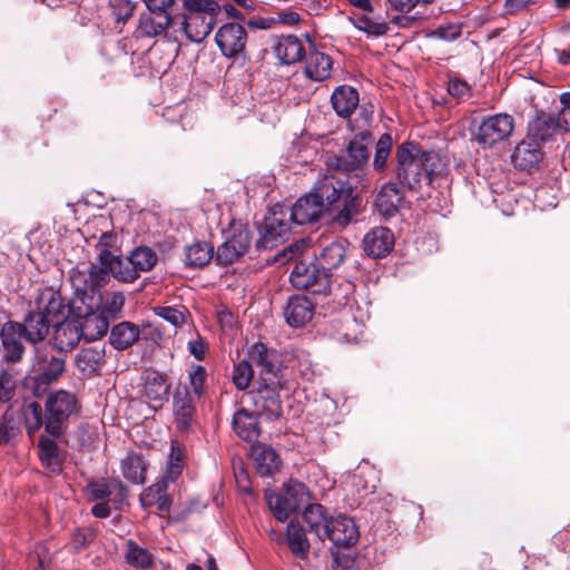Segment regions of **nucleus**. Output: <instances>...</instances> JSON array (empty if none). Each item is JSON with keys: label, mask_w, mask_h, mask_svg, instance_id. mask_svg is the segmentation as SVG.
Returning a JSON list of instances; mask_svg holds the SVG:
<instances>
[{"label": "nucleus", "mask_w": 570, "mask_h": 570, "mask_svg": "<svg viewBox=\"0 0 570 570\" xmlns=\"http://www.w3.org/2000/svg\"><path fill=\"white\" fill-rule=\"evenodd\" d=\"M358 175L341 176L333 171L317 180L314 190L328 215L331 223L341 229L357 220L364 207L357 191Z\"/></svg>", "instance_id": "1"}, {"label": "nucleus", "mask_w": 570, "mask_h": 570, "mask_svg": "<svg viewBox=\"0 0 570 570\" xmlns=\"http://www.w3.org/2000/svg\"><path fill=\"white\" fill-rule=\"evenodd\" d=\"M444 165L435 151L425 150L419 142L404 141L397 146L392 175L395 183L410 191H420L430 186Z\"/></svg>", "instance_id": "2"}, {"label": "nucleus", "mask_w": 570, "mask_h": 570, "mask_svg": "<svg viewBox=\"0 0 570 570\" xmlns=\"http://www.w3.org/2000/svg\"><path fill=\"white\" fill-rule=\"evenodd\" d=\"M289 261H295L289 274L293 287L306 291L312 295L328 296L332 294V275L316 262L315 253H308V245L304 239L278 252L272 262L285 264Z\"/></svg>", "instance_id": "3"}, {"label": "nucleus", "mask_w": 570, "mask_h": 570, "mask_svg": "<svg viewBox=\"0 0 570 570\" xmlns=\"http://www.w3.org/2000/svg\"><path fill=\"white\" fill-rule=\"evenodd\" d=\"M77 411L75 394L60 390L50 394L46 401V415L38 402H30L24 407L26 429L33 434L42 426L52 436H59L65 429L67 420Z\"/></svg>", "instance_id": "4"}, {"label": "nucleus", "mask_w": 570, "mask_h": 570, "mask_svg": "<svg viewBox=\"0 0 570 570\" xmlns=\"http://www.w3.org/2000/svg\"><path fill=\"white\" fill-rule=\"evenodd\" d=\"M69 279L73 288L76 303L89 304V308H96L109 321L121 313L125 305L122 292L110 291L102 294L100 288L106 284H98L96 277L81 271H72Z\"/></svg>", "instance_id": "5"}, {"label": "nucleus", "mask_w": 570, "mask_h": 570, "mask_svg": "<svg viewBox=\"0 0 570 570\" xmlns=\"http://www.w3.org/2000/svg\"><path fill=\"white\" fill-rule=\"evenodd\" d=\"M373 135L368 130L356 134L341 154L335 155L328 161V168L334 173L347 177L358 175L360 185L365 187L364 169L368 166Z\"/></svg>", "instance_id": "6"}, {"label": "nucleus", "mask_w": 570, "mask_h": 570, "mask_svg": "<svg viewBox=\"0 0 570 570\" xmlns=\"http://www.w3.org/2000/svg\"><path fill=\"white\" fill-rule=\"evenodd\" d=\"M178 441H171V451L168 458L166 472L161 480L148 487L140 495L141 503L146 507L156 505L158 511L167 513L173 504L178 479Z\"/></svg>", "instance_id": "7"}, {"label": "nucleus", "mask_w": 570, "mask_h": 570, "mask_svg": "<svg viewBox=\"0 0 570 570\" xmlns=\"http://www.w3.org/2000/svg\"><path fill=\"white\" fill-rule=\"evenodd\" d=\"M293 225L295 223L288 214L287 206L279 204L273 206L258 228L261 236L256 240V249H272L278 244L285 243L293 233Z\"/></svg>", "instance_id": "8"}, {"label": "nucleus", "mask_w": 570, "mask_h": 570, "mask_svg": "<svg viewBox=\"0 0 570 570\" xmlns=\"http://www.w3.org/2000/svg\"><path fill=\"white\" fill-rule=\"evenodd\" d=\"M265 499L274 517L284 522L291 514L297 513L309 503L311 493L304 483L291 479L284 485L283 494L266 492Z\"/></svg>", "instance_id": "9"}, {"label": "nucleus", "mask_w": 570, "mask_h": 570, "mask_svg": "<svg viewBox=\"0 0 570 570\" xmlns=\"http://www.w3.org/2000/svg\"><path fill=\"white\" fill-rule=\"evenodd\" d=\"M515 127L514 117L508 112H499L484 117L473 132V140L482 148H493L505 142Z\"/></svg>", "instance_id": "10"}, {"label": "nucleus", "mask_w": 570, "mask_h": 570, "mask_svg": "<svg viewBox=\"0 0 570 570\" xmlns=\"http://www.w3.org/2000/svg\"><path fill=\"white\" fill-rule=\"evenodd\" d=\"M283 385V377L257 379L256 386L249 392L257 414L265 416L266 420L281 417L283 410L279 392Z\"/></svg>", "instance_id": "11"}, {"label": "nucleus", "mask_w": 570, "mask_h": 570, "mask_svg": "<svg viewBox=\"0 0 570 570\" xmlns=\"http://www.w3.org/2000/svg\"><path fill=\"white\" fill-rule=\"evenodd\" d=\"M158 257L155 250L147 246H139L131 250L128 257H120L116 264L112 277L122 283H132L141 273L151 271L157 264Z\"/></svg>", "instance_id": "12"}, {"label": "nucleus", "mask_w": 570, "mask_h": 570, "mask_svg": "<svg viewBox=\"0 0 570 570\" xmlns=\"http://www.w3.org/2000/svg\"><path fill=\"white\" fill-rule=\"evenodd\" d=\"M96 262L90 265L87 275L96 277L98 284H107L116 268L114 262L121 257L117 249V236L111 232L102 233L96 244Z\"/></svg>", "instance_id": "13"}, {"label": "nucleus", "mask_w": 570, "mask_h": 570, "mask_svg": "<svg viewBox=\"0 0 570 570\" xmlns=\"http://www.w3.org/2000/svg\"><path fill=\"white\" fill-rule=\"evenodd\" d=\"M252 242L248 225L232 222L226 232L225 242L218 247L216 259L223 265H229L247 253Z\"/></svg>", "instance_id": "14"}, {"label": "nucleus", "mask_w": 570, "mask_h": 570, "mask_svg": "<svg viewBox=\"0 0 570 570\" xmlns=\"http://www.w3.org/2000/svg\"><path fill=\"white\" fill-rule=\"evenodd\" d=\"M32 382L35 384V393L45 392L47 386L63 373L66 361L63 357L47 353L36 347Z\"/></svg>", "instance_id": "15"}, {"label": "nucleus", "mask_w": 570, "mask_h": 570, "mask_svg": "<svg viewBox=\"0 0 570 570\" xmlns=\"http://www.w3.org/2000/svg\"><path fill=\"white\" fill-rule=\"evenodd\" d=\"M2 346V362L7 364L20 363L26 354V336L18 321H7L0 327Z\"/></svg>", "instance_id": "16"}, {"label": "nucleus", "mask_w": 570, "mask_h": 570, "mask_svg": "<svg viewBox=\"0 0 570 570\" xmlns=\"http://www.w3.org/2000/svg\"><path fill=\"white\" fill-rule=\"evenodd\" d=\"M358 538L360 532L354 520L340 514L327 520L321 540L328 539L337 548H350L357 543Z\"/></svg>", "instance_id": "17"}, {"label": "nucleus", "mask_w": 570, "mask_h": 570, "mask_svg": "<svg viewBox=\"0 0 570 570\" xmlns=\"http://www.w3.org/2000/svg\"><path fill=\"white\" fill-rule=\"evenodd\" d=\"M247 358L250 364L259 367L258 379H281V358L277 351L267 347L262 342H256L247 350Z\"/></svg>", "instance_id": "18"}, {"label": "nucleus", "mask_w": 570, "mask_h": 570, "mask_svg": "<svg viewBox=\"0 0 570 570\" xmlns=\"http://www.w3.org/2000/svg\"><path fill=\"white\" fill-rule=\"evenodd\" d=\"M78 313V321L81 325V334L86 341H96L102 337L109 328L110 321L96 308H89V304H80L72 299Z\"/></svg>", "instance_id": "19"}, {"label": "nucleus", "mask_w": 570, "mask_h": 570, "mask_svg": "<svg viewBox=\"0 0 570 570\" xmlns=\"http://www.w3.org/2000/svg\"><path fill=\"white\" fill-rule=\"evenodd\" d=\"M215 40L225 57L234 58L245 49L247 32L242 24L229 22L218 29Z\"/></svg>", "instance_id": "20"}, {"label": "nucleus", "mask_w": 570, "mask_h": 570, "mask_svg": "<svg viewBox=\"0 0 570 570\" xmlns=\"http://www.w3.org/2000/svg\"><path fill=\"white\" fill-rule=\"evenodd\" d=\"M52 325H57L60 321L67 318L69 306L65 303L59 291L51 287L42 289L36 299V308Z\"/></svg>", "instance_id": "21"}, {"label": "nucleus", "mask_w": 570, "mask_h": 570, "mask_svg": "<svg viewBox=\"0 0 570 570\" xmlns=\"http://www.w3.org/2000/svg\"><path fill=\"white\" fill-rule=\"evenodd\" d=\"M288 214L295 225H305L320 220L327 213L313 189L309 194L299 197L291 208L288 207Z\"/></svg>", "instance_id": "22"}, {"label": "nucleus", "mask_w": 570, "mask_h": 570, "mask_svg": "<svg viewBox=\"0 0 570 570\" xmlns=\"http://www.w3.org/2000/svg\"><path fill=\"white\" fill-rule=\"evenodd\" d=\"M403 191L397 183L386 181L374 200V207L385 219L394 217L399 213L400 204L403 199Z\"/></svg>", "instance_id": "23"}, {"label": "nucleus", "mask_w": 570, "mask_h": 570, "mask_svg": "<svg viewBox=\"0 0 570 570\" xmlns=\"http://www.w3.org/2000/svg\"><path fill=\"white\" fill-rule=\"evenodd\" d=\"M560 129L562 128L554 116L540 111L528 122L527 138L541 145L552 140Z\"/></svg>", "instance_id": "24"}, {"label": "nucleus", "mask_w": 570, "mask_h": 570, "mask_svg": "<svg viewBox=\"0 0 570 570\" xmlns=\"http://www.w3.org/2000/svg\"><path fill=\"white\" fill-rule=\"evenodd\" d=\"M394 246L392 232L386 227H375L363 238V249L367 256L380 258L386 256Z\"/></svg>", "instance_id": "25"}, {"label": "nucleus", "mask_w": 570, "mask_h": 570, "mask_svg": "<svg viewBox=\"0 0 570 570\" xmlns=\"http://www.w3.org/2000/svg\"><path fill=\"white\" fill-rule=\"evenodd\" d=\"M20 327L24 333L26 342L36 348L46 340L52 324L40 312L33 309L26 314L20 322Z\"/></svg>", "instance_id": "26"}, {"label": "nucleus", "mask_w": 570, "mask_h": 570, "mask_svg": "<svg viewBox=\"0 0 570 570\" xmlns=\"http://www.w3.org/2000/svg\"><path fill=\"white\" fill-rule=\"evenodd\" d=\"M256 411L250 412L247 409H238L232 420V428L238 438L246 442H255L261 435V426Z\"/></svg>", "instance_id": "27"}, {"label": "nucleus", "mask_w": 570, "mask_h": 570, "mask_svg": "<svg viewBox=\"0 0 570 570\" xmlns=\"http://www.w3.org/2000/svg\"><path fill=\"white\" fill-rule=\"evenodd\" d=\"M284 316L287 324L292 327H303L312 321L314 316V305L305 296H291L284 309Z\"/></svg>", "instance_id": "28"}, {"label": "nucleus", "mask_w": 570, "mask_h": 570, "mask_svg": "<svg viewBox=\"0 0 570 570\" xmlns=\"http://www.w3.org/2000/svg\"><path fill=\"white\" fill-rule=\"evenodd\" d=\"M53 327V345L60 352L71 351L82 337L81 325L77 318H65L52 325Z\"/></svg>", "instance_id": "29"}, {"label": "nucleus", "mask_w": 570, "mask_h": 570, "mask_svg": "<svg viewBox=\"0 0 570 570\" xmlns=\"http://www.w3.org/2000/svg\"><path fill=\"white\" fill-rule=\"evenodd\" d=\"M252 456L256 471L262 476H273L281 469L282 460L278 453L268 444H254Z\"/></svg>", "instance_id": "30"}, {"label": "nucleus", "mask_w": 570, "mask_h": 570, "mask_svg": "<svg viewBox=\"0 0 570 570\" xmlns=\"http://www.w3.org/2000/svg\"><path fill=\"white\" fill-rule=\"evenodd\" d=\"M171 21V14L148 11L140 16L135 35L137 38H155L165 33V37L169 39L166 29L170 26Z\"/></svg>", "instance_id": "31"}, {"label": "nucleus", "mask_w": 570, "mask_h": 570, "mask_svg": "<svg viewBox=\"0 0 570 570\" xmlns=\"http://www.w3.org/2000/svg\"><path fill=\"white\" fill-rule=\"evenodd\" d=\"M541 158V146L527 137L514 147L511 155L514 167L523 171H531L539 165Z\"/></svg>", "instance_id": "32"}, {"label": "nucleus", "mask_w": 570, "mask_h": 570, "mask_svg": "<svg viewBox=\"0 0 570 570\" xmlns=\"http://www.w3.org/2000/svg\"><path fill=\"white\" fill-rule=\"evenodd\" d=\"M331 104L338 117L347 119L358 107V91L352 86L341 85L332 92Z\"/></svg>", "instance_id": "33"}, {"label": "nucleus", "mask_w": 570, "mask_h": 570, "mask_svg": "<svg viewBox=\"0 0 570 570\" xmlns=\"http://www.w3.org/2000/svg\"><path fill=\"white\" fill-rule=\"evenodd\" d=\"M273 51L282 65H293L303 59L305 48L296 36H281L276 39Z\"/></svg>", "instance_id": "34"}, {"label": "nucleus", "mask_w": 570, "mask_h": 570, "mask_svg": "<svg viewBox=\"0 0 570 570\" xmlns=\"http://www.w3.org/2000/svg\"><path fill=\"white\" fill-rule=\"evenodd\" d=\"M303 58H305V73L309 79L323 81L330 78L333 62L328 55L311 48Z\"/></svg>", "instance_id": "35"}, {"label": "nucleus", "mask_w": 570, "mask_h": 570, "mask_svg": "<svg viewBox=\"0 0 570 570\" xmlns=\"http://www.w3.org/2000/svg\"><path fill=\"white\" fill-rule=\"evenodd\" d=\"M350 243L346 239H336L324 245L318 255H316V262L327 272L340 267L346 256Z\"/></svg>", "instance_id": "36"}, {"label": "nucleus", "mask_w": 570, "mask_h": 570, "mask_svg": "<svg viewBox=\"0 0 570 570\" xmlns=\"http://www.w3.org/2000/svg\"><path fill=\"white\" fill-rule=\"evenodd\" d=\"M87 491L91 500H106L114 495L115 501L122 502L127 497V489L119 479L90 481Z\"/></svg>", "instance_id": "37"}, {"label": "nucleus", "mask_w": 570, "mask_h": 570, "mask_svg": "<svg viewBox=\"0 0 570 570\" xmlns=\"http://www.w3.org/2000/svg\"><path fill=\"white\" fill-rule=\"evenodd\" d=\"M104 357V346L95 345L81 348L76 355L75 364L82 375L90 376L100 368Z\"/></svg>", "instance_id": "38"}, {"label": "nucleus", "mask_w": 570, "mask_h": 570, "mask_svg": "<svg viewBox=\"0 0 570 570\" xmlns=\"http://www.w3.org/2000/svg\"><path fill=\"white\" fill-rule=\"evenodd\" d=\"M286 544L295 558L305 560L308 557L311 544L304 528L298 522L291 521L287 524Z\"/></svg>", "instance_id": "39"}, {"label": "nucleus", "mask_w": 570, "mask_h": 570, "mask_svg": "<svg viewBox=\"0 0 570 570\" xmlns=\"http://www.w3.org/2000/svg\"><path fill=\"white\" fill-rule=\"evenodd\" d=\"M214 247L207 242H196L185 248L186 268H204L213 258Z\"/></svg>", "instance_id": "40"}, {"label": "nucleus", "mask_w": 570, "mask_h": 570, "mask_svg": "<svg viewBox=\"0 0 570 570\" xmlns=\"http://www.w3.org/2000/svg\"><path fill=\"white\" fill-rule=\"evenodd\" d=\"M121 471L125 479L135 484L146 481L147 462L142 455L130 452L121 460Z\"/></svg>", "instance_id": "41"}, {"label": "nucleus", "mask_w": 570, "mask_h": 570, "mask_svg": "<svg viewBox=\"0 0 570 570\" xmlns=\"http://www.w3.org/2000/svg\"><path fill=\"white\" fill-rule=\"evenodd\" d=\"M139 328L130 322H121L115 325L110 332V344L118 351L131 346L139 338Z\"/></svg>", "instance_id": "42"}, {"label": "nucleus", "mask_w": 570, "mask_h": 570, "mask_svg": "<svg viewBox=\"0 0 570 570\" xmlns=\"http://www.w3.org/2000/svg\"><path fill=\"white\" fill-rule=\"evenodd\" d=\"M124 558L130 567L140 570L149 569L154 563V557L150 551L131 539L125 543Z\"/></svg>", "instance_id": "43"}, {"label": "nucleus", "mask_w": 570, "mask_h": 570, "mask_svg": "<svg viewBox=\"0 0 570 570\" xmlns=\"http://www.w3.org/2000/svg\"><path fill=\"white\" fill-rule=\"evenodd\" d=\"M169 386L163 374L157 372L146 373L141 394L149 401L161 403L166 399Z\"/></svg>", "instance_id": "44"}, {"label": "nucleus", "mask_w": 570, "mask_h": 570, "mask_svg": "<svg viewBox=\"0 0 570 570\" xmlns=\"http://www.w3.org/2000/svg\"><path fill=\"white\" fill-rule=\"evenodd\" d=\"M39 459L42 465L53 474L61 471V460L59 458V448L57 443L47 438L41 436L39 440Z\"/></svg>", "instance_id": "45"}, {"label": "nucleus", "mask_w": 570, "mask_h": 570, "mask_svg": "<svg viewBox=\"0 0 570 570\" xmlns=\"http://www.w3.org/2000/svg\"><path fill=\"white\" fill-rule=\"evenodd\" d=\"M325 513V508L320 503H308L304 508L303 520L308 525L309 531L318 539H322L325 523H327V520L330 519L326 518Z\"/></svg>", "instance_id": "46"}, {"label": "nucleus", "mask_w": 570, "mask_h": 570, "mask_svg": "<svg viewBox=\"0 0 570 570\" xmlns=\"http://www.w3.org/2000/svg\"><path fill=\"white\" fill-rule=\"evenodd\" d=\"M392 147L393 139L392 136L387 132L381 135L375 144V153L372 166L374 171H376L380 175L386 171L387 161L391 156Z\"/></svg>", "instance_id": "47"}, {"label": "nucleus", "mask_w": 570, "mask_h": 570, "mask_svg": "<svg viewBox=\"0 0 570 570\" xmlns=\"http://www.w3.org/2000/svg\"><path fill=\"white\" fill-rule=\"evenodd\" d=\"M254 377V370L250 361L245 357L234 363L232 381L239 391H245Z\"/></svg>", "instance_id": "48"}, {"label": "nucleus", "mask_w": 570, "mask_h": 570, "mask_svg": "<svg viewBox=\"0 0 570 570\" xmlns=\"http://www.w3.org/2000/svg\"><path fill=\"white\" fill-rule=\"evenodd\" d=\"M355 28L365 32L367 36L381 37L387 33L390 27L386 22H376L368 17L358 18L354 22Z\"/></svg>", "instance_id": "49"}, {"label": "nucleus", "mask_w": 570, "mask_h": 570, "mask_svg": "<svg viewBox=\"0 0 570 570\" xmlns=\"http://www.w3.org/2000/svg\"><path fill=\"white\" fill-rule=\"evenodd\" d=\"M233 470L238 490L249 495L253 494L248 470L245 468L244 462L240 459L233 461Z\"/></svg>", "instance_id": "50"}, {"label": "nucleus", "mask_w": 570, "mask_h": 570, "mask_svg": "<svg viewBox=\"0 0 570 570\" xmlns=\"http://www.w3.org/2000/svg\"><path fill=\"white\" fill-rule=\"evenodd\" d=\"M16 394V380L8 370L0 372V402H9Z\"/></svg>", "instance_id": "51"}, {"label": "nucleus", "mask_w": 570, "mask_h": 570, "mask_svg": "<svg viewBox=\"0 0 570 570\" xmlns=\"http://www.w3.org/2000/svg\"><path fill=\"white\" fill-rule=\"evenodd\" d=\"M111 8L115 20L125 23L132 16L136 3L131 0H112Z\"/></svg>", "instance_id": "52"}, {"label": "nucleus", "mask_w": 570, "mask_h": 570, "mask_svg": "<svg viewBox=\"0 0 570 570\" xmlns=\"http://www.w3.org/2000/svg\"><path fill=\"white\" fill-rule=\"evenodd\" d=\"M183 4L187 11L197 14H215L218 10V4L214 0H183Z\"/></svg>", "instance_id": "53"}, {"label": "nucleus", "mask_w": 570, "mask_h": 570, "mask_svg": "<svg viewBox=\"0 0 570 570\" xmlns=\"http://www.w3.org/2000/svg\"><path fill=\"white\" fill-rule=\"evenodd\" d=\"M206 376L207 372L203 365H195L193 371L189 373V383L197 397H200L204 392Z\"/></svg>", "instance_id": "54"}, {"label": "nucleus", "mask_w": 570, "mask_h": 570, "mask_svg": "<svg viewBox=\"0 0 570 570\" xmlns=\"http://www.w3.org/2000/svg\"><path fill=\"white\" fill-rule=\"evenodd\" d=\"M390 9L401 12L409 13L416 7H425L431 4L434 0H386Z\"/></svg>", "instance_id": "55"}, {"label": "nucleus", "mask_w": 570, "mask_h": 570, "mask_svg": "<svg viewBox=\"0 0 570 570\" xmlns=\"http://www.w3.org/2000/svg\"><path fill=\"white\" fill-rule=\"evenodd\" d=\"M154 313L167 322L173 327V333L176 334L178 331V308L175 306H155L153 307Z\"/></svg>", "instance_id": "56"}, {"label": "nucleus", "mask_w": 570, "mask_h": 570, "mask_svg": "<svg viewBox=\"0 0 570 570\" xmlns=\"http://www.w3.org/2000/svg\"><path fill=\"white\" fill-rule=\"evenodd\" d=\"M462 27L459 23H443L440 24L433 32V36L445 40L453 41L461 36Z\"/></svg>", "instance_id": "57"}, {"label": "nucleus", "mask_w": 570, "mask_h": 570, "mask_svg": "<svg viewBox=\"0 0 570 570\" xmlns=\"http://www.w3.org/2000/svg\"><path fill=\"white\" fill-rule=\"evenodd\" d=\"M187 350L197 361H203L206 357L208 344L199 334H197L196 338L188 341Z\"/></svg>", "instance_id": "58"}, {"label": "nucleus", "mask_w": 570, "mask_h": 570, "mask_svg": "<svg viewBox=\"0 0 570 570\" xmlns=\"http://www.w3.org/2000/svg\"><path fill=\"white\" fill-rule=\"evenodd\" d=\"M448 92L456 99H464L470 96V86L459 78H451L448 83Z\"/></svg>", "instance_id": "59"}, {"label": "nucleus", "mask_w": 570, "mask_h": 570, "mask_svg": "<svg viewBox=\"0 0 570 570\" xmlns=\"http://www.w3.org/2000/svg\"><path fill=\"white\" fill-rule=\"evenodd\" d=\"M562 108L558 115V121L562 129L570 131V92L560 96Z\"/></svg>", "instance_id": "60"}, {"label": "nucleus", "mask_w": 570, "mask_h": 570, "mask_svg": "<svg viewBox=\"0 0 570 570\" xmlns=\"http://www.w3.org/2000/svg\"><path fill=\"white\" fill-rule=\"evenodd\" d=\"M148 11L156 13H169V8H171L175 3V0H144Z\"/></svg>", "instance_id": "61"}, {"label": "nucleus", "mask_w": 570, "mask_h": 570, "mask_svg": "<svg viewBox=\"0 0 570 570\" xmlns=\"http://www.w3.org/2000/svg\"><path fill=\"white\" fill-rule=\"evenodd\" d=\"M194 406L189 402H183L180 405V431L191 424Z\"/></svg>", "instance_id": "62"}, {"label": "nucleus", "mask_w": 570, "mask_h": 570, "mask_svg": "<svg viewBox=\"0 0 570 570\" xmlns=\"http://www.w3.org/2000/svg\"><path fill=\"white\" fill-rule=\"evenodd\" d=\"M534 0H505L504 8L508 13H515L527 9Z\"/></svg>", "instance_id": "63"}, {"label": "nucleus", "mask_w": 570, "mask_h": 570, "mask_svg": "<svg viewBox=\"0 0 570 570\" xmlns=\"http://www.w3.org/2000/svg\"><path fill=\"white\" fill-rule=\"evenodd\" d=\"M374 106L372 104H358V118L363 126H368L373 119Z\"/></svg>", "instance_id": "64"}]
</instances>
